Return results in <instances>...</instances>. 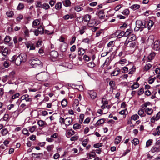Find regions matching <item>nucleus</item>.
<instances>
[{
    "mask_svg": "<svg viewBox=\"0 0 160 160\" xmlns=\"http://www.w3.org/2000/svg\"><path fill=\"white\" fill-rule=\"evenodd\" d=\"M29 62L33 68H40L43 67L42 63L37 58H32L29 60Z\"/></svg>",
    "mask_w": 160,
    "mask_h": 160,
    "instance_id": "f257e3e1",
    "label": "nucleus"
},
{
    "mask_svg": "<svg viewBox=\"0 0 160 160\" xmlns=\"http://www.w3.org/2000/svg\"><path fill=\"white\" fill-rule=\"evenodd\" d=\"M27 56L24 53H21L17 57H16L15 63L17 66L20 65L22 62H24L26 61Z\"/></svg>",
    "mask_w": 160,
    "mask_h": 160,
    "instance_id": "f03ea898",
    "label": "nucleus"
},
{
    "mask_svg": "<svg viewBox=\"0 0 160 160\" xmlns=\"http://www.w3.org/2000/svg\"><path fill=\"white\" fill-rule=\"evenodd\" d=\"M136 27L135 28L136 30H140V31L143 30L144 28H146V23L144 21H142L140 20H137L136 22Z\"/></svg>",
    "mask_w": 160,
    "mask_h": 160,
    "instance_id": "7ed1b4c3",
    "label": "nucleus"
},
{
    "mask_svg": "<svg viewBox=\"0 0 160 160\" xmlns=\"http://www.w3.org/2000/svg\"><path fill=\"white\" fill-rule=\"evenodd\" d=\"M126 66L128 70L129 74H132L135 71L136 67L132 63H129Z\"/></svg>",
    "mask_w": 160,
    "mask_h": 160,
    "instance_id": "20e7f679",
    "label": "nucleus"
},
{
    "mask_svg": "<svg viewBox=\"0 0 160 160\" xmlns=\"http://www.w3.org/2000/svg\"><path fill=\"white\" fill-rule=\"evenodd\" d=\"M50 58L52 61H54L58 56V52L55 51H52L50 52Z\"/></svg>",
    "mask_w": 160,
    "mask_h": 160,
    "instance_id": "39448f33",
    "label": "nucleus"
},
{
    "mask_svg": "<svg viewBox=\"0 0 160 160\" xmlns=\"http://www.w3.org/2000/svg\"><path fill=\"white\" fill-rule=\"evenodd\" d=\"M91 18V15L89 14L85 15L83 18L82 19V21H84L85 22H87L89 27H92L94 26V24H92L90 23V21Z\"/></svg>",
    "mask_w": 160,
    "mask_h": 160,
    "instance_id": "423d86ee",
    "label": "nucleus"
},
{
    "mask_svg": "<svg viewBox=\"0 0 160 160\" xmlns=\"http://www.w3.org/2000/svg\"><path fill=\"white\" fill-rule=\"evenodd\" d=\"M160 41L158 40L154 41L152 47V48L154 51H158L160 50Z\"/></svg>",
    "mask_w": 160,
    "mask_h": 160,
    "instance_id": "0eeeda50",
    "label": "nucleus"
},
{
    "mask_svg": "<svg viewBox=\"0 0 160 160\" xmlns=\"http://www.w3.org/2000/svg\"><path fill=\"white\" fill-rule=\"evenodd\" d=\"M154 35H151L149 36L147 41V44L148 46H150L153 45L154 42Z\"/></svg>",
    "mask_w": 160,
    "mask_h": 160,
    "instance_id": "6e6552de",
    "label": "nucleus"
},
{
    "mask_svg": "<svg viewBox=\"0 0 160 160\" xmlns=\"http://www.w3.org/2000/svg\"><path fill=\"white\" fill-rule=\"evenodd\" d=\"M44 32V29L41 26L39 27L34 32V33L35 35L38 36L39 34H42Z\"/></svg>",
    "mask_w": 160,
    "mask_h": 160,
    "instance_id": "1a4fd4ad",
    "label": "nucleus"
},
{
    "mask_svg": "<svg viewBox=\"0 0 160 160\" xmlns=\"http://www.w3.org/2000/svg\"><path fill=\"white\" fill-rule=\"evenodd\" d=\"M48 74L46 72H41L40 73H38L37 75V77L41 78H40V81H42L46 80L47 78Z\"/></svg>",
    "mask_w": 160,
    "mask_h": 160,
    "instance_id": "9d476101",
    "label": "nucleus"
},
{
    "mask_svg": "<svg viewBox=\"0 0 160 160\" xmlns=\"http://www.w3.org/2000/svg\"><path fill=\"white\" fill-rule=\"evenodd\" d=\"M88 93L92 99H94L97 97V93L96 92L93 90L89 91Z\"/></svg>",
    "mask_w": 160,
    "mask_h": 160,
    "instance_id": "9b49d317",
    "label": "nucleus"
},
{
    "mask_svg": "<svg viewBox=\"0 0 160 160\" xmlns=\"http://www.w3.org/2000/svg\"><path fill=\"white\" fill-rule=\"evenodd\" d=\"M68 47V44L64 42L61 45L60 50L62 52H65L67 50Z\"/></svg>",
    "mask_w": 160,
    "mask_h": 160,
    "instance_id": "f8f14e48",
    "label": "nucleus"
},
{
    "mask_svg": "<svg viewBox=\"0 0 160 160\" xmlns=\"http://www.w3.org/2000/svg\"><path fill=\"white\" fill-rule=\"evenodd\" d=\"M121 72L120 69L119 68H116L111 73V77L117 76Z\"/></svg>",
    "mask_w": 160,
    "mask_h": 160,
    "instance_id": "ddd939ff",
    "label": "nucleus"
},
{
    "mask_svg": "<svg viewBox=\"0 0 160 160\" xmlns=\"http://www.w3.org/2000/svg\"><path fill=\"white\" fill-rule=\"evenodd\" d=\"M151 151L152 153L158 152H160V147L155 145L152 148Z\"/></svg>",
    "mask_w": 160,
    "mask_h": 160,
    "instance_id": "4468645a",
    "label": "nucleus"
},
{
    "mask_svg": "<svg viewBox=\"0 0 160 160\" xmlns=\"http://www.w3.org/2000/svg\"><path fill=\"white\" fill-rule=\"evenodd\" d=\"M75 133V132L72 129H68L66 133V135L68 138H69Z\"/></svg>",
    "mask_w": 160,
    "mask_h": 160,
    "instance_id": "2eb2a0df",
    "label": "nucleus"
},
{
    "mask_svg": "<svg viewBox=\"0 0 160 160\" xmlns=\"http://www.w3.org/2000/svg\"><path fill=\"white\" fill-rule=\"evenodd\" d=\"M160 118V112H159L156 115V116H153L151 119V122H154L155 121L158 120Z\"/></svg>",
    "mask_w": 160,
    "mask_h": 160,
    "instance_id": "dca6fc26",
    "label": "nucleus"
},
{
    "mask_svg": "<svg viewBox=\"0 0 160 160\" xmlns=\"http://www.w3.org/2000/svg\"><path fill=\"white\" fill-rule=\"evenodd\" d=\"M95 155L96 154L94 150H93L90 153L87 154V157L89 159L94 158Z\"/></svg>",
    "mask_w": 160,
    "mask_h": 160,
    "instance_id": "f3484780",
    "label": "nucleus"
},
{
    "mask_svg": "<svg viewBox=\"0 0 160 160\" xmlns=\"http://www.w3.org/2000/svg\"><path fill=\"white\" fill-rule=\"evenodd\" d=\"M65 125L66 126H69L71 125L72 122V119L70 117H67L65 119Z\"/></svg>",
    "mask_w": 160,
    "mask_h": 160,
    "instance_id": "a211bd4d",
    "label": "nucleus"
},
{
    "mask_svg": "<svg viewBox=\"0 0 160 160\" xmlns=\"http://www.w3.org/2000/svg\"><path fill=\"white\" fill-rule=\"evenodd\" d=\"M32 157L34 158H42L43 153H40L38 154L32 153Z\"/></svg>",
    "mask_w": 160,
    "mask_h": 160,
    "instance_id": "6ab92c4d",
    "label": "nucleus"
},
{
    "mask_svg": "<svg viewBox=\"0 0 160 160\" xmlns=\"http://www.w3.org/2000/svg\"><path fill=\"white\" fill-rule=\"evenodd\" d=\"M138 114L141 117H143L146 116V114L144 113L143 108H140L138 112Z\"/></svg>",
    "mask_w": 160,
    "mask_h": 160,
    "instance_id": "aec40b11",
    "label": "nucleus"
},
{
    "mask_svg": "<svg viewBox=\"0 0 160 160\" xmlns=\"http://www.w3.org/2000/svg\"><path fill=\"white\" fill-rule=\"evenodd\" d=\"M129 39L128 40V42H130L132 41L135 40L136 39L135 36L134 35H130L128 36V37L127 38V39H126V41H127L128 39Z\"/></svg>",
    "mask_w": 160,
    "mask_h": 160,
    "instance_id": "412c9836",
    "label": "nucleus"
},
{
    "mask_svg": "<svg viewBox=\"0 0 160 160\" xmlns=\"http://www.w3.org/2000/svg\"><path fill=\"white\" fill-rule=\"evenodd\" d=\"M85 53V50L82 48H78V54L79 56L82 55Z\"/></svg>",
    "mask_w": 160,
    "mask_h": 160,
    "instance_id": "4be33fe9",
    "label": "nucleus"
},
{
    "mask_svg": "<svg viewBox=\"0 0 160 160\" xmlns=\"http://www.w3.org/2000/svg\"><path fill=\"white\" fill-rule=\"evenodd\" d=\"M156 55L155 53L154 52H152L148 56V59L149 61H151V60H152L153 59H154L155 56Z\"/></svg>",
    "mask_w": 160,
    "mask_h": 160,
    "instance_id": "5701e85b",
    "label": "nucleus"
},
{
    "mask_svg": "<svg viewBox=\"0 0 160 160\" xmlns=\"http://www.w3.org/2000/svg\"><path fill=\"white\" fill-rule=\"evenodd\" d=\"M109 84L110 86V88L112 90L115 89L116 83L113 80L110 81L109 82Z\"/></svg>",
    "mask_w": 160,
    "mask_h": 160,
    "instance_id": "b1692460",
    "label": "nucleus"
},
{
    "mask_svg": "<svg viewBox=\"0 0 160 160\" xmlns=\"http://www.w3.org/2000/svg\"><path fill=\"white\" fill-rule=\"evenodd\" d=\"M37 123L39 126L41 127H43L45 125H47L45 121L41 120H38L37 122Z\"/></svg>",
    "mask_w": 160,
    "mask_h": 160,
    "instance_id": "393cba45",
    "label": "nucleus"
},
{
    "mask_svg": "<svg viewBox=\"0 0 160 160\" xmlns=\"http://www.w3.org/2000/svg\"><path fill=\"white\" fill-rule=\"evenodd\" d=\"M9 115L8 114H5L2 118L0 120V122H2L3 121H7L9 120Z\"/></svg>",
    "mask_w": 160,
    "mask_h": 160,
    "instance_id": "a878e982",
    "label": "nucleus"
},
{
    "mask_svg": "<svg viewBox=\"0 0 160 160\" xmlns=\"http://www.w3.org/2000/svg\"><path fill=\"white\" fill-rule=\"evenodd\" d=\"M154 24V22L151 20L148 21V30L151 29Z\"/></svg>",
    "mask_w": 160,
    "mask_h": 160,
    "instance_id": "bb28decb",
    "label": "nucleus"
},
{
    "mask_svg": "<svg viewBox=\"0 0 160 160\" xmlns=\"http://www.w3.org/2000/svg\"><path fill=\"white\" fill-rule=\"evenodd\" d=\"M122 137L120 136H117L115 140V143L118 144L121 142L122 139Z\"/></svg>",
    "mask_w": 160,
    "mask_h": 160,
    "instance_id": "cd10ccee",
    "label": "nucleus"
},
{
    "mask_svg": "<svg viewBox=\"0 0 160 160\" xmlns=\"http://www.w3.org/2000/svg\"><path fill=\"white\" fill-rule=\"evenodd\" d=\"M153 110L152 108H147L145 110V112L148 115H150L153 112Z\"/></svg>",
    "mask_w": 160,
    "mask_h": 160,
    "instance_id": "c85d7f7f",
    "label": "nucleus"
},
{
    "mask_svg": "<svg viewBox=\"0 0 160 160\" xmlns=\"http://www.w3.org/2000/svg\"><path fill=\"white\" fill-rule=\"evenodd\" d=\"M62 2L63 5L65 7H68L71 5V2L69 0H65Z\"/></svg>",
    "mask_w": 160,
    "mask_h": 160,
    "instance_id": "c756f323",
    "label": "nucleus"
},
{
    "mask_svg": "<svg viewBox=\"0 0 160 160\" xmlns=\"http://www.w3.org/2000/svg\"><path fill=\"white\" fill-rule=\"evenodd\" d=\"M7 16L9 18H12L14 15V12L12 11H8L6 13Z\"/></svg>",
    "mask_w": 160,
    "mask_h": 160,
    "instance_id": "7c9ffc66",
    "label": "nucleus"
},
{
    "mask_svg": "<svg viewBox=\"0 0 160 160\" xmlns=\"http://www.w3.org/2000/svg\"><path fill=\"white\" fill-rule=\"evenodd\" d=\"M61 104L62 107H65L67 105L68 101L66 99H64L61 102Z\"/></svg>",
    "mask_w": 160,
    "mask_h": 160,
    "instance_id": "2f4dec72",
    "label": "nucleus"
},
{
    "mask_svg": "<svg viewBox=\"0 0 160 160\" xmlns=\"http://www.w3.org/2000/svg\"><path fill=\"white\" fill-rule=\"evenodd\" d=\"M55 8L58 10H60L62 8V3L61 2L57 3L55 7Z\"/></svg>",
    "mask_w": 160,
    "mask_h": 160,
    "instance_id": "473e14b6",
    "label": "nucleus"
},
{
    "mask_svg": "<svg viewBox=\"0 0 160 160\" xmlns=\"http://www.w3.org/2000/svg\"><path fill=\"white\" fill-rule=\"evenodd\" d=\"M87 29L86 26H82L81 28V29L79 30V33L81 35H82L85 32V30Z\"/></svg>",
    "mask_w": 160,
    "mask_h": 160,
    "instance_id": "72a5a7b5",
    "label": "nucleus"
},
{
    "mask_svg": "<svg viewBox=\"0 0 160 160\" xmlns=\"http://www.w3.org/2000/svg\"><path fill=\"white\" fill-rule=\"evenodd\" d=\"M42 8L44 9L47 10L50 8V7L48 3L44 2L42 4Z\"/></svg>",
    "mask_w": 160,
    "mask_h": 160,
    "instance_id": "f704fd0d",
    "label": "nucleus"
},
{
    "mask_svg": "<svg viewBox=\"0 0 160 160\" xmlns=\"http://www.w3.org/2000/svg\"><path fill=\"white\" fill-rule=\"evenodd\" d=\"M105 120L104 118L100 119L98 120L96 124L97 125H100L104 123Z\"/></svg>",
    "mask_w": 160,
    "mask_h": 160,
    "instance_id": "c9c22d12",
    "label": "nucleus"
},
{
    "mask_svg": "<svg viewBox=\"0 0 160 160\" xmlns=\"http://www.w3.org/2000/svg\"><path fill=\"white\" fill-rule=\"evenodd\" d=\"M79 104V100L78 99H75L74 100V103L72 105V106L75 108H77Z\"/></svg>",
    "mask_w": 160,
    "mask_h": 160,
    "instance_id": "e433bc0d",
    "label": "nucleus"
},
{
    "mask_svg": "<svg viewBox=\"0 0 160 160\" xmlns=\"http://www.w3.org/2000/svg\"><path fill=\"white\" fill-rule=\"evenodd\" d=\"M139 86V83L137 82H135L133 83V85L131 86V88H132V90H133L138 88Z\"/></svg>",
    "mask_w": 160,
    "mask_h": 160,
    "instance_id": "4c0bfd02",
    "label": "nucleus"
},
{
    "mask_svg": "<svg viewBox=\"0 0 160 160\" xmlns=\"http://www.w3.org/2000/svg\"><path fill=\"white\" fill-rule=\"evenodd\" d=\"M140 7V5L137 4L133 5L130 7V8L133 10L138 9Z\"/></svg>",
    "mask_w": 160,
    "mask_h": 160,
    "instance_id": "58836bf2",
    "label": "nucleus"
},
{
    "mask_svg": "<svg viewBox=\"0 0 160 160\" xmlns=\"http://www.w3.org/2000/svg\"><path fill=\"white\" fill-rule=\"evenodd\" d=\"M81 128V125L78 123H75L73 125V128L74 130L78 129Z\"/></svg>",
    "mask_w": 160,
    "mask_h": 160,
    "instance_id": "ea45409f",
    "label": "nucleus"
},
{
    "mask_svg": "<svg viewBox=\"0 0 160 160\" xmlns=\"http://www.w3.org/2000/svg\"><path fill=\"white\" fill-rule=\"evenodd\" d=\"M8 132V131L7 129L4 128L1 131V133L2 136L6 135Z\"/></svg>",
    "mask_w": 160,
    "mask_h": 160,
    "instance_id": "a19ab883",
    "label": "nucleus"
},
{
    "mask_svg": "<svg viewBox=\"0 0 160 160\" xmlns=\"http://www.w3.org/2000/svg\"><path fill=\"white\" fill-rule=\"evenodd\" d=\"M132 142L134 144L135 146H136L139 143V141L137 138H134L132 141Z\"/></svg>",
    "mask_w": 160,
    "mask_h": 160,
    "instance_id": "79ce46f5",
    "label": "nucleus"
},
{
    "mask_svg": "<svg viewBox=\"0 0 160 160\" xmlns=\"http://www.w3.org/2000/svg\"><path fill=\"white\" fill-rule=\"evenodd\" d=\"M139 118V117L137 114L133 115L131 117V120H132L134 121L138 119Z\"/></svg>",
    "mask_w": 160,
    "mask_h": 160,
    "instance_id": "37998d69",
    "label": "nucleus"
},
{
    "mask_svg": "<svg viewBox=\"0 0 160 160\" xmlns=\"http://www.w3.org/2000/svg\"><path fill=\"white\" fill-rule=\"evenodd\" d=\"M122 14L127 16V17L130 13V11L128 9H125L122 12Z\"/></svg>",
    "mask_w": 160,
    "mask_h": 160,
    "instance_id": "c03bdc74",
    "label": "nucleus"
},
{
    "mask_svg": "<svg viewBox=\"0 0 160 160\" xmlns=\"http://www.w3.org/2000/svg\"><path fill=\"white\" fill-rule=\"evenodd\" d=\"M153 140L152 139H149L146 142V147H148L150 145H151L152 143Z\"/></svg>",
    "mask_w": 160,
    "mask_h": 160,
    "instance_id": "a18cd8bd",
    "label": "nucleus"
},
{
    "mask_svg": "<svg viewBox=\"0 0 160 160\" xmlns=\"http://www.w3.org/2000/svg\"><path fill=\"white\" fill-rule=\"evenodd\" d=\"M82 42L88 44H89L91 42V40L88 38H86L82 39Z\"/></svg>",
    "mask_w": 160,
    "mask_h": 160,
    "instance_id": "49530a36",
    "label": "nucleus"
},
{
    "mask_svg": "<svg viewBox=\"0 0 160 160\" xmlns=\"http://www.w3.org/2000/svg\"><path fill=\"white\" fill-rule=\"evenodd\" d=\"M2 55L4 56H6L8 54V50L6 48H5L2 51Z\"/></svg>",
    "mask_w": 160,
    "mask_h": 160,
    "instance_id": "de8ad7c7",
    "label": "nucleus"
},
{
    "mask_svg": "<svg viewBox=\"0 0 160 160\" xmlns=\"http://www.w3.org/2000/svg\"><path fill=\"white\" fill-rule=\"evenodd\" d=\"M74 10L77 12H80L83 10V8L79 6H76L74 8Z\"/></svg>",
    "mask_w": 160,
    "mask_h": 160,
    "instance_id": "09e8293b",
    "label": "nucleus"
},
{
    "mask_svg": "<svg viewBox=\"0 0 160 160\" xmlns=\"http://www.w3.org/2000/svg\"><path fill=\"white\" fill-rule=\"evenodd\" d=\"M111 57L107 58L106 61H105L103 64V65H104V64H106V65H109L110 61H111Z\"/></svg>",
    "mask_w": 160,
    "mask_h": 160,
    "instance_id": "8fccbe9b",
    "label": "nucleus"
},
{
    "mask_svg": "<svg viewBox=\"0 0 160 160\" xmlns=\"http://www.w3.org/2000/svg\"><path fill=\"white\" fill-rule=\"evenodd\" d=\"M132 30L130 29H128L126 32H124V36L127 37L128 36L130 35V34L131 33Z\"/></svg>",
    "mask_w": 160,
    "mask_h": 160,
    "instance_id": "3c124183",
    "label": "nucleus"
},
{
    "mask_svg": "<svg viewBox=\"0 0 160 160\" xmlns=\"http://www.w3.org/2000/svg\"><path fill=\"white\" fill-rule=\"evenodd\" d=\"M36 7L38 8H42V4L41 2L40 1H37L36 3Z\"/></svg>",
    "mask_w": 160,
    "mask_h": 160,
    "instance_id": "603ef678",
    "label": "nucleus"
},
{
    "mask_svg": "<svg viewBox=\"0 0 160 160\" xmlns=\"http://www.w3.org/2000/svg\"><path fill=\"white\" fill-rule=\"evenodd\" d=\"M25 100L26 102H31L32 101V98L29 97V96L28 94H25Z\"/></svg>",
    "mask_w": 160,
    "mask_h": 160,
    "instance_id": "864d4df0",
    "label": "nucleus"
},
{
    "mask_svg": "<svg viewBox=\"0 0 160 160\" xmlns=\"http://www.w3.org/2000/svg\"><path fill=\"white\" fill-rule=\"evenodd\" d=\"M88 141L89 139L88 138H87L84 140L82 142V145L84 147H86V146L87 144Z\"/></svg>",
    "mask_w": 160,
    "mask_h": 160,
    "instance_id": "5fc2aeb1",
    "label": "nucleus"
},
{
    "mask_svg": "<svg viewBox=\"0 0 160 160\" xmlns=\"http://www.w3.org/2000/svg\"><path fill=\"white\" fill-rule=\"evenodd\" d=\"M150 104L151 103L150 102H147L144 103V104H142V105L141 106V107L142 108L144 109L147 107L148 106L150 105Z\"/></svg>",
    "mask_w": 160,
    "mask_h": 160,
    "instance_id": "6e6d98bb",
    "label": "nucleus"
},
{
    "mask_svg": "<svg viewBox=\"0 0 160 160\" xmlns=\"http://www.w3.org/2000/svg\"><path fill=\"white\" fill-rule=\"evenodd\" d=\"M84 114H82L80 115L79 119V123H82V122L84 118Z\"/></svg>",
    "mask_w": 160,
    "mask_h": 160,
    "instance_id": "4d7b16f0",
    "label": "nucleus"
},
{
    "mask_svg": "<svg viewBox=\"0 0 160 160\" xmlns=\"http://www.w3.org/2000/svg\"><path fill=\"white\" fill-rule=\"evenodd\" d=\"M10 41V37L8 36H6L4 39V42L5 43H8Z\"/></svg>",
    "mask_w": 160,
    "mask_h": 160,
    "instance_id": "13d9d810",
    "label": "nucleus"
},
{
    "mask_svg": "<svg viewBox=\"0 0 160 160\" xmlns=\"http://www.w3.org/2000/svg\"><path fill=\"white\" fill-rule=\"evenodd\" d=\"M114 45V41H110L107 44V46L109 48H112Z\"/></svg>",
    "mask_w": 160,
    "mask_h": 160,
    "instance_id": "bf43d9fd",
    "label": "nucleus"
},
{
    "mask_svg": "<svg viewBox=\"0 0 160 160\" xmlns=\"http://www.w3.org/2000/svg\"><path fill=\"white\" fill-rule=\"evenodd\" d=\"M20 96V94L19 93H17L14 94L11 97V99L13 100L18 98Z\"/></svg>",
    "mask_w": 160,
    "mask_h": 160,
    "instance_id": "052dcab7",
    "label": "nucleus"
},
{
    "mask_svg": "<svg viewBox=\"0 0 160 160\" xmlns=\"http://www.w3.org/2000/svg\"><path fill=\"white\" fill-rule=\"evenodd\" d=\"M152 65L150 63L146 64L144 67V70L147 71L149 70L151 67Z\"/></svg>",
    "mask_w": 160,
    "mask_h": 160,
    "instance_id": "680f3d73",
    "label": "nucleus"
},
{
    "mask_svg": "<svg viewBox=\"0 0 160 160\" xmlns=\"http://www.w3.org/2000/svg\"><path fill=\"white\" fill-rule=\"evenodd\" d=\"M22 133L26 135L27 136H29L30 135V134L28 132V131L27 129L25 128L23 129L22 130Z\"/></svg>",
    "mask_w": 160,
    "mask_h": 160,
    "instance_id": "e2e57ef3",
    "label": "nucleus"
},
{
    "mask_svg": "<svg viewBox=\"0 0 160 160\" xmlns=\"http://www.w3.org/2000/svg\"><path fill=\"white\" fill-rule=\"evenodd\" d=\"M29 131L31 132H34L36 129V126H33L31 127H29Z\"/></svg>",
    "mask_w": 160,
    "mask_h": 160,
    "instance_id": "0e129e2a",
    "label": "nucleus"
},
{
    "mask_svg": "<svg viewBox=\"0 0 160 160\" xmlns=\"http://www.w3.org/2000/svg\"><path fill=\"white\" fill-rule=\"evenodd\" d=\"M65 119L62 117H60L59 119V122L61 125L65 124Z\"/></svg>",
    "mask_w": 160,
    "mask_h": 160,
    "instance_id": "69168bd1",
    "label": "nucleus"
},
{
    "mask_svg": "<svg viewBox=\"0 0 160 160\" xmlns=\"http://www.w3.org/2000/svg\"><path fill=\"white\" fill-rule=\"evenodd\" d=\"M144 92V89L143 88H141L138 91V95L140 96Z\"/></svg>",
    "mask_w": 160,
    "mask_h": 160,
    "instance_id": "338daca9",
    "label": "nucleus"
},
{
    "mask_svg": "<svg viewBox=\"0 0 160 160\" xmlns=\"http://www.w3.org/2000/svg\"><path fill=\"white\" fill-rule=\"evenodd\" d=\"M24 5L22 3H20L19 4L18 7L17 9L18 10H21L22 9L24 8Z\"/></svg>",
    "mask_w": 160,
    "mask_h": 160,
    "instance_id": "774afa93",
    "label": "nucleus"
}]
</instances>
